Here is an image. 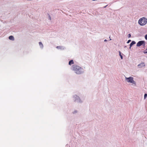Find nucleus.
Segmentation results:
<instances>
[{
	"label": "nucleus",
	"instance_id": "obj_22",
	"mask_svg": "<svg viewBox=\"0 0 147 147\" xmlns=\"http://www.w3.org/2000/svg\"><path fill=\"white\" fill-rule=\"evenodd\" d=\"M126 46H124V48H126Z\"/></svg>",
	"mask_w": 147,
	"mask_h": 147
},
{
	"label": "nucleus",
	"instance_id": "obj_24",
	"mask_svg": "<svg viewBox=\"0 0 147 147\" xmlns=\"http://www.w3.org/2000/svg\"><path fill=\"white\" fill-rule=\"evenodd\" d=\"M109 38H110V36H109Z\"/></svg>",
	"mask_w": 147,
	"mask_h": 147
},
{
	"label": "nucleus",
	"instance_id": "obj_19",
	"mask_svg": "<svg viewBox=\"0 0 147 147\" xmlns=\"http://www.w3.org/2000/svg\"><path fill=\"white\" fill-rule=\"evenodd\" d=\"M144 53L145 54H147V51H144Z\"/></svg>",
	"mask_w": 147,
	"mask_h": 147
},
{
	"label": "nucleus",
	"instance_id": "obj_21",
	"mask_svg": "<svg viewBox=\"0 0 147 147\" xmlns=\"http://www.w3.org/2000/svg\"><path fill=\"white\" fill-rule=\"evenodd\" d=\"M104 42H107V40H106V39H105L104 40Z\"/></svg>",
	"mask_w": 147,
	"mask_h": 147
},
{
	"label": "nucleus",
	"instance_id": "obj_25",
	"mask_svg": "<svg viewBox=\"0 0 147 147\" xmlns=\"http://www.w3.org/2000/svg\"><path fill=\"white\" fill-rule=\"evenodd\" d=\"M146 50H147V48L146 49Z\"/></svg>",
	"mask_w": 147,
	"mask_h": 147
},
{
	"label": "nucleus",
	"instance_id": "obj_1",
	"mask_svg": "<svg viewBox=\"0 0 147 147\" xmlns=\"http://www.w3.org/2000/svg\"><path fill=\"white\" fill-rule=\"evenodd\" d=\"M71 68V69L77 74H82L84 72V69L76 65H73Z\"/></svg>",
	"mask_w": 147,
	"mask_h": 147
},
{
	"label": "nucleus",
	"instance_id": "obj_10",
	"mask_svg": "<svg viewBox=\"0 0 147 147\" xmlns=\"http://www.w3.org/2000/svg\"><path fill=\"white\" fill-rule=\"evenodd\" d=\"M9 39L11 40H14V38L13 36H10L9 37Z\"/></svg>",
	"mask_w": 147,
	"mask_h": 147
},
{
	"label": "nucleus",
	"instance_id": "obj_9",
	"mask_svg": "<svg viewBox=\"0 0 147 147\" xmlns=\"http://www.w3.org/2000/svg\"><path fill=\"white\" fill-rule=\"evenodd\" d=\"M74 63V61L73 60H71L69 62V64L70 65H71Z\"/></svg>",
	"mask_w": 147,
	"mask_h": 147
},
{
	"label": "nucleus",
	"instance_id": "obj_23",
	"mask_svg": "<svg viewBox=\"0 0 147 147\" xmlns=\"http://www.w3.org/2000/svg\"><path fill=\"white\" fill-rule=\"evenodd\" d=\"M131 48V47L130 46L129 49H130Z\"/></svg>",
	"mask_w": 147,
	"mask_h": 147
},
{
	"label": "nucleus",
	"instance_id": "obj_20",
	"mask_svg": "<svg viewBox=\"0 0 147 147\" xmlns=\"http://www.w3.org/2000/svg\"><path fill=\"white\" fill-rule=\"evenodd\" d=\"M108 5H107L106 6H105L104 7H103V8H105L107 6H108Z\"/></svg>",
	"mask_w": 147,
	"mask_h": 147
},
{
	"label": "nucleus",
	"instance_id": "obj_8",
	"mask_svg": "<svg viewBox=\"0 0 147 147\" xmlns=\"http://www.w3.org/2000/svg\"><path fill=\"white\" fill-rule=\"evenodd\" d=\"M136 43V42L134 41H132L130 44V46L131 47L133 45Z\"/></svg>",
	"mask_w": 147,
	"mask_h": 147
},
{
	"label": "nucleus",
	"instance_id": "obj_6",
	"mask_svg": "<svg viewBox=\"0 0 147 147\" xmlns=\"http://www.w3.org/2000/svg\"><path fill=\"white\" fill-rule=\"evenodd\" d=\"M145 66V65L144 63L143 62H142L138 64V66L139 68L142 67H144Z\"/></svg>",
	"mask_w": 147,
	"mask_h": 147
},
{
	"label": "nucleus",
	"instance_id": "obj_18",
	"mask_svg": "<svg viewBox=\"0 0 147 147\" xmlns=\"http://www.w3.org/2000/svg\"><path fill=\"white\" fill-rule=\"evenodd\" d=\"M49 20H51V16H50V15H49Z\"/></svg>",
	"mask_w": 147,
	"mask_h": 147
},
{
	"label": "nucleus",
	"instance_id": "obj_15",
	"mask_svg": "<svg viewBox=\"0 0 147 147\" xmlns=\"http://www.w3.org/2000/svg\"><path fill=\"white\" fill-rule=\"evenodd\" d=\"M128 38H129L131 37V35L130 34H129L128 35Z\"/></svg>",
	"mask_w": 147,
	"mask_h": 147
},
{
	"label": "nucleus",
	"instance_id": "obj_3",
	"mask_svg": "<svg viewBox=\"0 0 147 147\" xmlns=\"http://www.w3.org/2000/svg\"><path fill=\"white\" fill-rule=\"evenodd\" d=\"M73 100L75 102L81 103L82 101L80 99L79 97L76 95H74L73 96Z\"/></svg>",
	"mask_w": 147,
	"mask_h": 147
},
{
	"label": "nucleus",
	"instance_id": "obj_11",
	"mask_svg": "<svg viewBox=\"0 0 147 147\" xmlns=\"http://www.w3.org/2000/svg\"><path fill=\"white\" fill-rule=\"evenodd\" d=\"M39 45L40 46V48L42 49L43 47V45L42 43V42H39Z\"/></svg>",
	"mask_w": 147,
	"mask_h": 147
},
{
	"label": "nucleus",
	"instance_id": "obj_2",
	"mask_svg": "<svg viewBox=\"0 0 147 147\" xmlns=\"http://www.w3.org/2000/svg\"><path fill=\"white\" fill-rule=\"evenodd\" d=\"M138 23L141 26L145 25L147 22V19L145 17L140 19L138 21Z\"/></svg>",
	"mask_w": 147,
	"mask_h": 147
},
{
	"label": "nucleus",
	"instance_id": "obj_12",
	"mask_svg": "<svg viewBox=\"0 0 147 147\" xmlns=\"http://www.w3.org/2000/svg\"><path fill=\"white\" fill-rule=\"evenodd\" d=\"M119 55L121 57V59H123V57L122 55H121V52L120 51H119Z\"/></svg>",
	"mask_w": 147,
	"mask_h": 147
},
{
	"label": "nucleus",
	"instance_id": "obj_16",
	"mask_svg": "<svg viewBox=\"0 0 147 147\" xmlns=\"http://www.w3.org/2000/svg\"><path fill=\"white\" fill-rule=\"evenodd\" d=\"M131 40H128L127 41V43H129L130 42H131Z\"/></svg>",
	"mask_w": 147,
	"mask_h": 147
},
{
	"label": "nucleus",
	"instance_id": "obj_4",
	"mask_svg": "<svg viewBox=\"0 0 147 147\" xmlns=\"http://www.w3.org/2000/svg\"><path fill=\"white\" fill-rule=\"evenodd\" d=\"M125 79L127 82L132 83L134 84L135 86L136 85V82L134 80L133 77H130L129 78L125 77Z\"/></svg>",
	"mask_w": 147,
	"mask_h": 147
},
{
	"label": "nucleus",
	"instance_id": "obj_7",
	"mask_svg": "<svg viewBox=\"0 0 147 147\" xmlns=\"http://www.w3.org/2000/svg\"><path fill=\"white\" fill-rule=\"evenodd\" d=\"M56 47L57 49L61 50H63L65 49V47L62 46H57Z\"/></svg>",
	"mask_w": 147,
	"mask_h": 147
},
{
	"label": "nucleus",
	"instance_id": "obj_14",
	"mask_svg": "<svg viewBox=\"0 0 147 147\" xmlns=\"http://www.w3.org/2000/svg\"><path fill=\"white\" fill-rule=\"evenodd\" d=\"M78 111L77 110H75L73 112V114H76L77 113Z\"/></svg>",
	"mask_w": 147,
	"mask_h": 147
},
{
	"label": "nucleus",
	"instance_id": "obj_17",
	"mask_svg": "<svg viewBox=\"0 0 147 147\" xmlns=\"http://www.w3.org/2000/svg\"><path fill=\"white\" fill-rule=\"evenodd\" d=\"M145 39L147 40V34H146L145 36Z\"/></svg>",
	"mask_w": 147,
	"mask_h": 147
},
{
	"label": "nucleus",
	"instance_id": "obj_5",
	"mask_svg": "<svg viewBox=\"0 0 147 147\" xmlns=\"http://www.w3.org/2000/svg\"><path fill=\"white\" fill-rule=\"evenodd\" d=\"M146 42L144 40H141L138 41L137 44L136 46L137 47H140L142 46L144 47L145 45Z\"/></svg>",
	"mask_w": 147,
	"mask_h": 147
},
{
	"label": "nucleus",
	"instance_id": "obj_13",
	"mask_svg": "<svg viewBox=\"0 0 147 147\" xmlns=\"http://www.w3.org/2000/svg\"><path fill=\"white\" fill-rule=\"evenodd\" d=\"M147 97V94H145L144 95V99H145Z\"/></svg>",
	"mask_w": 147,
	"mask_h": 147
}]
</instances>
